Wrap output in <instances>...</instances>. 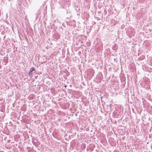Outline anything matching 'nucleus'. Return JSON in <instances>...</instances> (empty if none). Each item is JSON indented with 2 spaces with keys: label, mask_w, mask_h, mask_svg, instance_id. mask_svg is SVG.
<instances>
[{
  "label": "nucleus",
  "mask_w": 152,
  "mask_h": 152,
  "mask_svg": "<svg viewBox=\"0 0 152 152\" xmlns=\"http://www.w3.org/2000/svg\"><path fill=\"white\" fill-rule=\"evenodd\" d=\"M112 105H111V104H110L109 105V107L110 108H111L112 107Z\"/></svg>",
  "instance_id": "nucleus-3"
},
{
  "label": "nucleus",
  "mask_w": 152,
  "mask_h": 152,
  "mask_svg": "<svg viewBox=\"0 0 152 152\" xmlns=\"http://www.w3.org/2000/svg\"><path fill=\"white\" fill-rule=\"evenodd\" d=\"M94 72V70H91V74H88V75H89L90 76H93L94 75L93 74Z\"/></svg>",
  "instance_id": "nucleus-2"
},
{
  "label": "nucleus",
  "mask_w": 152,
  "mask_h": 152,
  "mask_svg": "<svg viewBox=\"0 0 152 152\" xmlns=\"http://www.w3.org/2000/svg\"><path fill=\"white\" fill-rule=\"evenodd\" d=\"M65 87H66V86H65Z\"/></svg>",
  "instance_id": "nucleus-5"
},
{
  "label": "nucleus",
  "mask_w": 152,
  "mask_h": 152,
  "mask_svg": "<svg viewBox=\"0 0 152 152\" xmlns=\"http://www.w3.org/2000/svg\"><path fill=\"white\" fill-rule=\"evenodd\" d=\"M37 77H35V78H36V79H37Z\"/></svg>",
  "instance_id": "nucleus-4"
},
{
  "label": "nucleus",
  "mask_w": 152,
  "mask_h": 152,
  "mask_svg": "<svg viewBox=\"0 0 152 152\" xmlns=\"http://www.w3.org/2000/svg\"><path fill=\"white\" fill-rule=\"evenodd\" d=\"M35 69L34 67H31L30 70L29 72V75H32V74H33L35 72Z\"/></svg>",
  "instance_id": "nucleus-1"
}]
</instances>
